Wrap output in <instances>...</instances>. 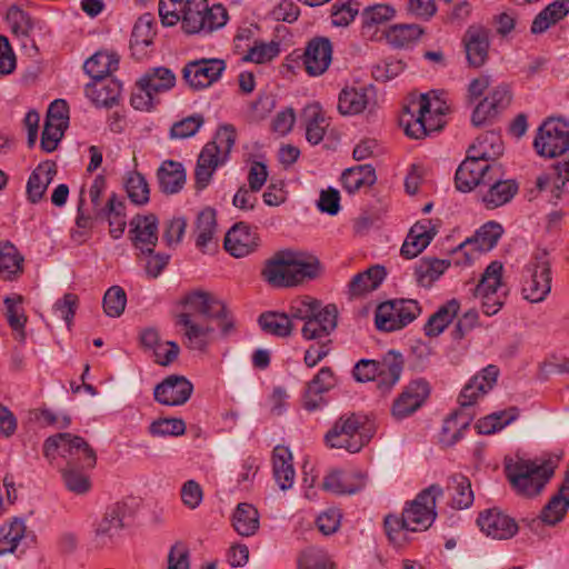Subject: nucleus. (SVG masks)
I'll list each match as a JSON object with an SVG mask.
<instances>
[{
  "mask_svg": "<svg viewBox=\"0 0 569 569\" xmlns=\"http://www.w3.org/2000/svg\"><path fill=\"white\" fill-rule=\"evenodd\" d=\"M236 142V131L232 126L220 127L213 139L204 144L198 156L194 181L198 190L208 187L218 167L229 159L231 149Z\"/></svg>",
  "mask_w": 569,
  "mask_h": 569,
  "instance_id": "423d86ee",
  "label": "nucleus"
},
{
  "mask_svg": "<svg viewBox=\"0 0 569 569\" xmlns=\"http://www.w3.org/2000/svg\"><path fill=\"white\" fill-rule=\"evenodd\" d=\"M501 167L497 168L495 174L492 173L483 188L486 191L479 189L481 199L485 206L489 209L498 208L509 202L518 191V184L513 180H503Z\"/></svg>",
  "mask_w": 569,
  "mask_h": 569,
  "instance_id": "a878e982",
  "label": "nucleus"
},
{
  "mask_svg": "<svg viewBox=\"0 0 569 569\" xmlns=\"http://www.w3.org/2000/svg\"><path fill=\"white\" fill-rule=\"evenodd\" d=\"M502 232L503 229L501 224L495 221H489L477 230L473 237L468 238L460 243L453 253H462L465 256L462 263L469 264L475 258L473 253L487 252L495 248ZM456 263L461 264V261L457 260Z\"/></svg>",
  "mask_w": 569,
  "mask_h": 569,
  "instance_id": "a211bd4d",
  "label": "nucleus"
},
{
  "mask_svg": "<svg viewBox=\"0 0 569 569\" xmlns=\"http://www.w3.org/2000/svg\"><path fill=\"white\" fill-rule=\"evenodd\" d=\"M159 187L162 192L173 194L179 192L186 183V171L180 162L166 160L157 172Z\"/></svg>",
  "mask_w": 569,
  "mask_h": 569,
  "instance_id": "a19ab883",
  "label": "nucleus"
},
{
  "mask_svg": "<svg viewBox=\"0 0 569 569\" xmlns=\"http://www.w3.org/2000/svg\"><path fill=\"white\" fill-rule=\"evenodd\" d=\"M223 246L231 256L242 258L258 248L259 237L251 227L239 222L227 232Z\"/></svg>",
  "mask_w": 569,
  "mask_h": 569,
  "instance_id": "cd10ccee",
  "label": "nucleus"
},
{
  "mask_svg": "<svg viewBox=\"0 0 569 569\" xmlns=\"http://www.w3.org/2000/svg\"><path fill=\"white\" fill-rule=\"evenodd\" d=\"M80 466H70L62 470V478L67 489L76 495H84L91 489V481L84 469L79 470Z\"/></svg>",
  "mask_w": 569,
  "mask_h": 569,
  "instance_id": "e2e57ef3",
  "label": "nucleus"
},
{
  "mask_svg": "<svg viewBox=\"0 0 569 569\" xmlns=\"http://www.w3.org/2000/svg\"><path fill=\"white\" fill-rule=\"evenodd\" d=\"M227 64L222 59H197L188 61L182 70V79L192 90H203L217 82Z\"/></svg>",
  "mask_w": 569,
  "mask_h": 569,
  "instance_id": "dca6fc26",
  "label": "nucleus"
},
{
  "mask_svg": "<svg viewBox=\"0 0 569 569\" xmlns=\"http://www.w3.org/2000/svg\"><path fill=\"white\" fill-rule=\"evenodd\" d=\"M184 305L208 320H216L220 336L227 338L236 332V319L227 305L204 291H194L186 296Z\"/></svg>",
  "mask_w": 569,
  "mask_h": 569,
  "instance_id": "f8f14e48",
  "label": "nucleus"
},
{
  "mask_svg": "<svg viewBox=\"0 0 569 569\" xmlns=\"http://www.w3.org/2000/svg\"><path fill=\"white\" fill-rule=\"evenodd\" d=\"M403 369L402 356L393 350L388 351L379 365V373L375 378L381 392L390 391L399 381Z\"/></svg>",
  "mask_w": 569,
  "mask_h": 569,
  "instance_id": "473e14b6",
  "label": "nucleus"
},
{
  "mask_svg": "<svg viewBox=\"0 0 569 569\" xmlns=\"http://www.w3.org/2000/svg\"><path fill=\"white\" fill-rule=\"evenodd\" d=\"M216 230V211L211 208L201 210L197 216L193 229L197 248L204 252L207 246L212 241Z\"/></svg>",
  "mask_w": 569,
  "mask_h": 569,
  "instance_id": "09e8293b",
  "label": "nucleus"
},
{
  "mask_svg": "<svg viewBox=\"0 0 569 569\" xmlns=\"http://www.w3.org/2000/svg\"><path fill=\"white\" fill-rule=\"evenodd\" d=\"M469 427V421L465 420L459 423V413H453L443 421L440 441L446 447L456 445Z\"/></svg>",
  "mask_w": 569,
  "mask_h": 569,
  "instance_id": "338daca9",
  "label": "nucleus"
},
{
  "mask_svg": "<svg viewBox=\"0 0 569 569\" xmlns=\"http://www.w3.org/2000/svg\"><path fill=\"white\" fill-rule=\"evenodd\" d=\"M511 102V92L506 84L496 87L475 108L471 122L476 127L485 124L487 121L502 112Z\"/></svg>",
  "mask_w": 569,
  "mask_h": 569,
  "instance_id": "393cba45",
  "label": "nucleus"
},
{
  "mask_svg": "<svg viewBox=\"0 0 569 569\" xmlns=\"http://www.w3.org/2000/svg\"><path fill=\"white\" fill-rule=\"evenodd\" d=\"M376 172L370 164H360L346 169L341 174L343 189L352 194L362 188H369L376 182Z\"/></svg>",
  "mask_w": 569,
  "mask_h": 569,
  "instance_id": "79ce46f5",
  "label": "nucleus"
},
{
  "mask_svg": "<svg viewBox=\"0 0 569 569\" xmlns=\"http://www.w3.org/2000/svg\"><path fill=\"white\" fill-rule=\"evenodd\" d=\"M56 174L57 164L49 160L39 163L31 172L27 182V194L32 203L39 202L44 197Z\"/></svg>",
  "mask_w": 569,
  "mask_h": 569,
  "instance_id": "72a5a7b5",
  "label": "nucleus"
},
{
  "mask_svg": "<svg viewBox=\"0 0 569 569\" xmlns=\"http://www.w3.org/2000/svg\"><path fill=\"white\" fill-rule=\"evenodd\" d=\"M369 441L366 417L353 412L340 416L325 435L328 447L343 449L350 453L359 452Z\"/></svg>",
  "mask_w": 569,
  "mask_h": 569,
  "instance_id": "1a4fd4ad",
  "label": "nucleus"
},
{
  "mask_svg": "<svg viewBox=\"0 0 569 569\" xmlns=\"http://www.w3.org/2000/svg\"><path fill=\"white\" fill-rule=\"evenodd\" d=\"M259 512L253 505L240 502L233 511L232 526L240 536L250 537L259 529Z\"/></svg>",
  "mask_w": 569,
  "mask_h": 569,
  "instance_id": "a18cd8bd",
  "label": "nucleus"
},
{
  "mask_svg": "<svg viewBox=\"0 0 569 569\" xmlns=\"http://www.w3.org/2000/svg\"><path fill=\"white\" fill-rule=\"evenodd\" d=\"M450 260L437 258L421 259L415 270L417 282L428 288L450 267Z\"/></svg>",
  "mask_w": 569,
  "mask_h": 569,
  "instance_id": "3c124183",
  "label": "nucleus"
},
{
  "mask_svg": "<svg viewBox=\"0 0 569 569\" xmlns=\"http://www.w3.org/2000/svg\"><path fill=\"white\" fill-rule=\"evenodd\" d=\"M258 323L263 332L279 338L289 337L293 328L290 316L277 311L261 313Z\"/></svg>",
  "mask_w": 569,
  "mask_h": 569,
  "instance_id": "864d4df0",
  "label": "nucleus"
},
{
  "mask_svg": "<svg viewBox=\"0 0 569 569\" xmlns=\"http://www.w3.org/2000/svg\"><path fill=\"white\" fill-rule=\"evenodd\" d=\"M420 312L421 308L416 300H388L377 307L375 323L380 331H397L412 322Z\"/></svg>",
  "mask_w": 569,
  "mask_h": 569,
  "instance_id": "4468645a",
  "label": "nucleus"
},
{
  "mask_svg": "<svg viewBox=\"0 0 569 569\" xmlns=\"http://www.w3.org/2000/svg\"><path fill=\"white\" fill-rule=\"evenodd\" d=\"M303 114L307 118L306 138L311 144L322 141L328 126L321 107L318 103L305 108Z\"/></svg>",
  "mask_w": 569,
  "mask_h": 569,
  "instance_id": "5fc2aeb1",
  "label": "nucleus"
},
{
  "mask_svg": "<svg viewBox=\"0 0 569 569\" xmlns=\"http://www.w3.org/2000/svg\"><path fill=\"white\" fill-rule=\"evenodd\" d=\"M538 154L547 158L563 156L551 170L537 178L536 187L547 193L550 202L557 203L562 196L563 187L569 181V130L566 122L558 119L546 120L538 129L533 140Z\"/></svg>",
  "mask_w": 569,
  "mask_h": 569,
  "instance_id": "f257e3e1",
  "label": "nucleus"
},
{
  "mask_svg": "<svg viewBox=\"0 0 569 569\" xmlns=\"http://www.w3.org/2000/svg\"><path fill=\"white\" fill-rule=\"evenodd\" d=\"M519 417L517 407L492 412L477 422L479 433L491 435L516 421Z\"/></svg>",
  "mask_w": 569,
  "mask_h": 569,
  "instance_id": "6e6d98bb",
  "label": "nucleus"
},
{
  "mask_svg": "<svg viewBox=\"0 0 569 569\" xmlns=\"http://www.w3.org/2000/svg\"><path fill=\"white\" fill-rule=\"evenodd\" d=\"M569 13V0H556L540 11L532 21L531 32L542 33Z\"/></svg>",
  "mask_w": 569,
  "mask_h": 569,
  "instance_id": "37998d69",
  "label": "nucleus"
},
{
  "mask_svg": "<svg viewBox=\"0 0 569 569\" xmlns=\"http://www.w3.org/2000/svg\"><path fill=\"white\" fill-rule=\"evenodd\" d=\"M177 82L174 72L163 66L152 67L139 78L131 94V106L140 111H150L159 102L158 96L170 91Z\"/></svg>",
  "mask_w": 569,
  "mask_h": 569,
  "instance_id": "9d476101",
  "label": "nucleus"
},
{
  "mask_svg": "<svg viewBox=\"0 0 569 569\" xmlns=\"http://www.w3.org/2000/svg\"><path fill=\"white\" fill-rule=\"evenodd\" d=\"M96 214L98 218H106L108 220L109 233L113 239L122 237L127 226L126 204L122 200L118 199L116 193L110 196L106 207L101 208Z\"/></svg>",
  "mask_w": 569,
  "mask_h": 569,
  "instance_id": "58836bf2",
  "label": "nucleus"
},
{
  "mask_svg": "<svg viewBox=\"0 0 569 569\" xmlns=\"http://www.w3.org/2000/svg\"><path fill=\"white\" fill-rule=\"evenodd\" d=\"M436 231L430 220L417 222L409 231L400 252L407 259L417 257L432 240Z\"/></svg>",
  "mask_w": 569,
  "mask_h": 569,
  "instance_id": "f704fd0d",
  "label": "nucleus"
},
{
  "mask_svg": "<svg viewBox=\"0 0 569 569\" xmlns=\"http://www.w3.org/2000/svg\"><path fill=\"white\" fill-rule=\"evenodd\" d=\"M467 59L470 66L481 67L488 57L489 38L483 28L470 27L465 36Z\"/></svg>",
  "mask_w": 569,
  "mask_h": 569,
  "instance_id": "c9c22d12",
  "label": "nucleus"
},
{
  "mask_svg": "<svg viewBox=\"0 0 569 569\" xmlns=\"http://www.w3.org/2000/svg\"><path fill=\"white\" fill-rule=\"evenodd\" d=\"M499 368L495 365H488L477 375H475L462 388L458 402L462 408L477 403V401L487 395L497 383Z\"/></svg>",
  "mask_w": 569,
  "mask_h": 569,
  "instance_id": "412c9836",
  "label": "nucleus"
},
{
  "mask_svg": "<svg viewBox=\"0 0 569 569\" xmlns=\"http://www.w3.org/2000/svg\"><path fill=\"white\" fill-rule=\"evenodd\" d=\"M321 271L319 260L307 252L284 250L267 261L262 276L273 287H293L312 280Z\"/></svg>",
  "mask_w": 569,
  "mask_h": 569,
  "instance_id": "7ed1b4c3",
  "label": "nucleus"
},
{
  "mask_svg": "<svg viewBox=\"0 0 569 569\" xmlns=\"http://www.w3.org/2000/svg\"><path fill=\"white\" fill-rule=\"evenodd\" d=\"M272 470L276 482L281 490H288L295 482L292 455L284 446H277L272 451Z\"/></svg>",
  "mask_w": 569,
  "mask_h": 569,
  "instance_id": "e433bc0d",
  "label": "nucleus"
},
{
  "mask_svg": "<svg viewBox=\"0 0 569 569\" xmlns=\"http://www.w3.org/2000/svg\"><path fill=\"white\" fill-rule=\"evenodd\" d=\"M181 28L186 33H210L222 28L228 19L227 9L220 4L209 7L208 0H184L180 3Z\"/></svg>",
  "mask_w": 569,
  "mask_h": 569,
  "instance_id": "6e6552de",
  "label": "nucleus"
},
{
  "mask_svg": "<svg viewBox=\"0 0 569 569\" xmlns=\"http://www.w3.org/2000/svg\"><path fill=\"white\" fill-rule=\"evenodd\" d=\"M126 506L116 503L107 509L103 518L97 526L96 540L100 547L108 546L123 528Z\"/></svg>",
  "mask_w": 569,
  "mask_h": 569,
  "instance_id": "c756f323",
  "label": "nucleus"
},
{
  "mask_svg": "<svg viewBox=\"0 0 569 569\" xmlns=\"http://www.w3.org/2000/svg\"><path fill=\"white\" fill-rule=\"evenodd\" d=\"M569 510V465L558 492L543 507L540 520L549 526L560 522Z\"/></svg>",
  "mask_w": 569,
  "mask_h": 569,
  "instance_id": "2f4dec72",
  "label": "nucleus"
},
{
  "mask_svg": "<svg viewBox=\"0 0 569 569\" xmlns=\"http://www.w3.org/2000/svg\"><path fill=\"white\" fill-rule=\"evenodd\" d=\"M124 188L130 201L137 206H143L149 202L150 189L146 178L138 171L128 173Z\"/></svg>",
  "mask_w": 569,
  "mask_h": 569,
  "instance_id": "052dcab7",
  "label": "nucleus"
},
{
  "mask_svg": "<svg viewBox=\"0 0 569 569\" xmlns=\"http://www.w3.org/2000/svg\"><path fill=\"white\" fill-rule=\"evenodd\" d=\"M411 108H415L418 114L416 117L411 114L408 120L402 119L401 123L405 126L406 134L413 139H422L430 132L439 130L442 126L440 122H431L432 114L441 117L448 109L442 107L439 99L432 101L429 94H421L417 101L411 103Z\"/></svg>",
  "mask_w": 569,
  "mask_h": 569,
  "instance_id": "2eb2a0df",
  "label": "nucleus"
},
{
  "mask_svg": "<svg viewBox=\"0 0 569 569\" xmlns=\"http://www.w3.org/2000/svg\"><path fill=\"white\" fill-rule=\"evenodd\" d=\"M443 495L438 485H431L407 503L401 516H387L385 530L389 540L401 546L408 540V532L427 530L437 517L436 501Z\"/></svg>",
  "mask_w": 569,
  "mask_h": 569,
  "instance_id": "f03ea898",
  "label": "nucleus"
},
{
  "mask_svg": "<svg viewBox=\"0 0 569 569\" xmlns=\"http://www.w3.org/2000/svg\"><path fill=\"white\" fill-rule=\"evenodd\" d=\"M193 385L184 377L171 375L164 378L153 389V398L163 406H182L191 397Z\"/></svg>",
  "mask_w": 569,
  "mask_h": 569,
  "instance_id": "6ab92c4d",
  "label": "nucleus"
},
{
  "mask_svg": "<svg viewBox=\"0 0 569 569\" xmlns=\"http://www.w3.org/2000/svg\"><path fill=\"white\" fill-rule=\"evenodd\" d=\"M119 66V58L116 53L98 51L83 63L84 72L93 80L107 79V76L116 71Z\"/></svg>",
  "mask_w": 569,
  "mask_h": 569,
  "instance_id": "49530a36",
  "label": "nucleus"
},
{
  "mask_svg": "<svg viewBox=\"0 0 569 569\" xmlns=\"http://www.w3.org/2000/svg\"><path fill=\"white\" fill-rule=\"evenodd\" d=\"M368 96L365 89L347 87L338 97V110L342 116L361 113L368 106Z\"/></svg>",
  "mask_w": 569,
  "mask_h": 569,
  "instance_id": "8fccbe9b",
  "label": "nucleus"
},
{
  "mask_svg": "<svg viewBox=\"0 0 569 569\" xmlns=\"http://www.w3.org/2000/svg\"><path fill=\"white\" fill-rule=\"evenodd\" d=\"M204 123V118L200 113L191 114L177 121L170 129L171 139H187L194 136Z\"/></svg>",
  "mask_w": 569,
  "mask_h": 569,
  "instance_id": "774afa93",
  "label": "nucleus"
},
{
  "mask_svg": "<svg viewBox=\"0 0 569 569\" xmlns=\"http://www.w3.org/2000/svg\"><path fill=\"white\" fill-rule=\"evenodd\" d=\"M447 490L451 497V506L465 509L472 505L473 492L470 480L462 475H455L449 479Z\"/></svg>",
  "mask_w": 569,
  "mask_h": 569,
  "instance_id": "4d7b16f0",
  "label": "nucleus"
},
{
  "mask_svg": "<svg viewBox=\"0 0 569 569\" xmlns=\"http://www.w3.org/2000/svg\"><path fill=\"white\" fill-rule=\"evenodd\" d=\"M306 72L310 77L323 74L332 60V46L328 38L311 39L301 56Z\"/></svg>",
  "mask_w": 569,
  "mask_h": 569,
  "instance_id": "5701e85b",
  "label": "nucleus"
},
{
  "mask_svg": "<svg viewBox=\"0 0 569 569\" xmlns=\"http://www.w3.org/2000/svg\"><path fill=\"white\" fill-rule=\"evenodd\" d=\"M290 320L303 321L301 335L306 340H321L328 338L337 328L338 309L336 305L322 306L321 301L310 297H299L290 303Z\"/></svg>",
  "mask_w": 569,
  "mask_h": 569,
  "instance_id": "39448f33",
  "label": "nucleus"
},
{
  "mask_svg": "<svg viewBox=\"0 0 569 569\" xmlns=\"http://www.w3.org/2000/svg\"><path fill=\"white\" fill-rule=\"evenodd\" d=\"M503 469L511 488L522 497L539 495L553 476L552 460H530L522 457H506Z\"/></svg>",
  "mask_w": 569,
  "mask_h": 569,
  "instance_id": "20e7f679",
  "label": "nucleus"
},
{
  "mask_svg": "<svg viewBox=\"0 0 569 569\" xmlns=\"http://www.w3.org/2000/svg\"><path fill=\"white\" fill-rule=\"evenodd\" d=\"M496 162H483L468 153L467 158L456 171V187L462 192L471 191L475 188H482L497 168Z\"/></svg>",
  "mask_w": 569,
  "mask_h": 569,
  "instance_id": "f3484780",
  "label": "nucleus"
},
{
  "mask_svg": "<svg viewBox=\"0 0 569 569\" xmlns=\"http://www.w3.org/2000/svg\"><path fill=\"white\" fill-rule=\"evenodd\" d=\"M358 0H338L331 6V23L335 27H348L359 13Z\"/></svg>",
  "mask_w": 569,
  "mask_h": 569,
  "instance_id": "680f3d73",
  "label": "nucleus"
},
{
  "mask_svg": "<svg viewBox=\"0 0 569 569\" xmlns=\"http://www.w3.org/2000/svg\"><path fill=\"white\" fill-rule=\"evenodd\" d=\"M129 236L136 249L142 254H151L158 242V218L153 213L137 214L130 221Z\"/></svg>",
  "mask_w": 569,
  "mask_h": 569,
  "instance_id": "4be33fe9",
  "label": "nucleus"
},
{
  "mask_svg": "<svg viewBox=\"0 0 569 569\" xmlns=\"http://www.w3.org/2000/svg\"><path fill=\"white\" fill-rule=\"evenodd\" d=\"M177 325L183 327L184 345L190 350L206 352L213 341L214 328L194 321L190 312L178 315Z\"/></svg>",
  "mask_w": 569,
  "mask_h": 569,
  "instance_id": "bb28decb",
  "label": "nucleus"
},
{
  "mask_svg": "<svg viewBox=\"0 0 569 569\" xmlns=\"http://www.w3.org/2000/svg\"><path fill=\"white\" fill-rule=\"evenodd\" d=\"M430 392L429 383L423 379L411 381L392 405V415L403 419L417 411Z\"/></svg>",
  "mask_w": 569,
  "mask_h": 569,
  "instance_id": "b1692460",
  "label": "nucleus"
},
{
  "mask_svg": "<svg viewBox=\"0 0 569 569\" xmlns=\"http://www.w3.org/2000/svg\"><path fill=\"white\" fill-rule=\"evenodd\" d=\"M477 525L487 537L498 540L512 538L519 529L516 520L498 508L481 511Z\"/></svg>",
  "mask_w": 569,
  "mask_h": 569,
  "instance_id": "aec40b11",
  "label": "nucleus"
},
{
  "mask_svg": "<svg viewBox=\"0 0 569 569\" xmlns=\"http://www.w3.org/2000/svg\"><path fill=\"white\" fill-rule=\"evenodd\" d=\"M386 274L385 267L379 264L356 274L349 283L351 296L359 297L376 290L386 278Z\"/></svg>",
  "mask_w": 569,
  "mask_h": 569,
  "instance_id": "c03bdc74",
  "label": "nucleus"
},
{
  "mask_svg": "<svg viewBox=\"0 0 569 569\" xmlns=\"http://www.w3.org/2000/svg\"><path fill=\"white\" fill-rule=\"evenodd\" d=\"M551 260L545 248H536L520 273L521 295L532 303L542 302L551 291Z\"/></svg>",
  "mask_w": 569,
  "mask_h": 569,
  "instance_id": "0eeeda50",
  "label": "nucleus"
},
{
  "mask_svg": "<svg viewBox=\"0 0 569 569\" xmlns=\"http://www.w3.org/2000/svg\"><path fill=\"white\" fill-rule=\"evenodd\" d=\"M335 385L336 377L331 368L322 367L307 386L305 408L309 411L318 409L320 396L333 388Z\"/></svg>",
  "mask_w": 569,
  "mask_h": 569,
  "instance_id": "ea45409f",
  "label": "nucleus"
},
{
  "mask_svg": "<svg viewBox=\"0 0 569 569\" xmlns=\"http://www.w3.org/2000/svg\"><path fill=\"white\" fill-rule=\"evenodd\" d=\"M26 523L20 518H13L0 527V556L13 552L24 537Z\"/></svg>",
  "mask_w": 569,
  "mask_h": 569,
  "instance_id": "bf43d9fd",
  "label": "nucleus"
},
{
  "mask_svg": "<svg viewBox=\"0 0 569 569\" xmlns=\"http://www.w3.org/2000/svg\"><path fill=\"white\" fill-rule=\"evenodd\" d=\"M502 263L492 261L483 271L479 283L473 290L476 298L481 301L482 312L487 316L496 315L503 306L507 289L502 283Z\"/></svg>",
  "mask_w": 569,
  "mask_h": 569,
  "instance_id": "ddd939ff",
  "label": "nucleus"
},
{
  "mask_svg": "<svg viewBox=\"0 0 569 569\" xmlns=\"http://www.w3.org/2000/svg\"><path fill=\"white\" fill-rule=\"evenodd\" d=\"M57 453L67 460V465L80 466V469H92L97 463L92 447L82 437L69 432L57 433L44 441V457L54 458Z\"/></svg>",
  "mask_w": 569,
  "mask_h": 569,
  "instance_id": "9b49d317",
  "label": "nucleus"
},
{
  "mask_svg": "<svg viewBox=\"0 0 569 569\" xmlns=\"http://www.w3.org/2000/svg\"><path fill=\"white\" fill-rule=\"evenodd\" d=\"M366 486V475L361 471H345L335 469L329 471L322 480L323 490L336 495H353Z\"/></svg>",
  "mask_w": 569,
  "mask_h": 569,
  "instance_id": "c85d7f7f",
  "label": "nucleus"
},
{
  "mask_svg": "<svg viewBox=\"0 0 569 569\" xmlns=\"http://www.w3.org/2000/svg\"><path fill=\"white\" fill-rule=\"evenodd\" d=\"M148 432L152 437H179L186 432V422L180 418H158L149 425Z\"/></svg>",
  "mask_w": 569,
  "mask_h": 569,
  "instance_id": "0e129e2a",
  "label": "nucleus"
},
{
  "mask_svg": "<svg viewBox=\"0 0 569 569\" xmlns=\"http://www.w3.org/2000/svg\"><path fill=\"white\" fill-rule=\"evenodd\" d=\"M459 302L451 299L446 305L441 306L425 325V333L428 337L439 336L453 320L459 311Z\"/></svg>",
  "mask_w": 569,
  "mask_h": 569,
  "instance_id": "603ef678",
  "label": "nucleus"
},
{
  "mask_svg": "<svg viewBox=\"0 0 569 569\" xmlns=\"http://www.w3.org/2000/svg\"><path fill=\"white\" fill-rule=\"evenodd\" d=\"M153 36V16L150 13L142 14L134 23L130 44L131 47H148L152 43Z\"/></svg>",
  "mask_w": 569,
  "mask_h": 569,
  "instance_id": "69168bd1",
  "label": "nucleus"
},
{
  "mask_svg": "<svg viewBox=\"0 0 569 569\" xmlns=\"http://www.w3.org/2000/svg\"><path fill=\"white\" fill-rule=\"evenodd\" d=\"M423 30L415 23L393 24L385 32L389 44L395 48H406L416 42Z\"/></svg>",
  "mask_w": 569,
  "mask_h": 569,
  "instance_id": "13d9d810",
  "label": "nucleus"
},
{
  "mask_svg": "<svg viewBox=\"0 0 569 569\" xmlns=\"http://www.w3.org/2000/svg\"><path fill=\"white\" fill-rule=\"evenodd\" d=\"M122 84L114 79L93 80L84 88L87 98L97 107L110 108L118 103Z\"/></svg>",
  "mask_w": 569,
  "mask_h": 569,
  "instance_id": "7c9ffc66",
  "label": "nucleus"
},
{
  "mask_svg": "<svg viewBox=\"0 0 569 569\" xmlns=\"http://www.w3.org/2000/svg\"><path fill=\"white\" fill-rule=\"evenodd\" d=\"M23 257L9 241L0 242V274L4 280H13L23 271Z\"/></svg>",
  "mask_w": 569,
  "mask_h": 569,
  "instance_id": "de8ad7c7",
  "label": "nucleus"
},
{
  "mask_svg": "<svg viewBox=\"0 0 569 569\" xmlns=\"http://www.w3.org/2000/svg\"><path fill=\"white\" fill-rule=\"evenodd\" d=\"M503 152V143L499 133L487 131L472 143L468 153L483 162H496Z\"/></svg>",
  "mask_w": 569,
  "mask_h": 569,
  "instance_id": "4c0bfd02",
  "label": "nucleus"
}]
</instances>
